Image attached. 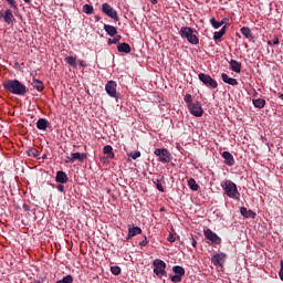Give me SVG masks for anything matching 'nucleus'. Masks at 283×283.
<instances>
[{"mask_svg": "<svg viewBox=\"0 0 283 283\" xmlns=\"http://www.w3.org/2000/svg\"><path fill=\"white\" fill-rule=\"evenodd\" d=\"M281 97L283 98V95H281Z\"/></svg>", "mask_w": 283, "mask_h": 283, "instance_id": "56", "label": "nucleus"}, {"mask_svg": "<svg viewBox=\"0 0 283 283\" xmlns=\"http://www.w3.org/2000/svg\"><path fill=\"white\" fill-rule=\"evenodd\" d=\"M57 190H60L61 192H63L65 190V187L63 185H59L57 186Z\"/></svg>", "mask_w": 283, "mask_h": 283, "instance_id": "49", "label": "nucleus"}, {"mask_svg": "<svg viewBox=\"0 0 283 283\" xmlns=\"http://www.w3.org/2000/svg\"><path fill=\"white\" fill-rule=\"evenodd\" d=\"M189 113L192 116H196L197 118H201L202 114H205V109H202V104L200 102L196 101L192 104H189L188 106Z\"/></svg>", "mask_w": 283, "mask_h": 283, "instance_id": "8", "label": "nucleus"}, {"mask_svg": "<svg viewBox=\"0 0 283 283\" xmlns=\"http://www.w3.org/2000/svg\"><path fill=\"white\" fill-rule=\"evenodd\" d=\"M168 242H176V237L174 235V233L168 234Z\"/></svg>", "mask_w": 283, "mask_h": 283, "instance_id": "43", "label": "nucleus"}, {"mask_svg": "<svg viewBox=\"0 0 283 283\" xmlns=\"http://www.w3.org/2000/svg\"><path fill=\"white\" fill-rule=\"evenodd\" d=\"M188 187H190L191 191H198V189H200V186H198V184L196 182V179L190 178L188 180Z\"/></svg>", "mask_w": 283, "mask_h": 283, "instance_id": "27", "label": "nucleus"}, {"mask_svg": "<svg viewBox=\"0 0 283 283\" xmlns=\"http://www.w3.org/2000/svg\"><path fill=\"white\" fill-rule=\"evenodd\" d=\"M280 265H281V269L279 271V276H280V280H282L283 282V260L280 261Z\"/></svg>", "mask_w": 283, "mask_h": 283, "instance_id": "41", "label": "nucleus"}, {"mask_svg": "<svg viewBox=\"0 0 283 283\" xmlns=\"http://www.w3.org/2000/svg\"><path fill=\"white\" fill-rule=\"evenodd\" d=\"M221 78H222L223 83H227L228 85H232V86L239 85L238 80L230 77L229 75H227V73H222Z\"/></svg>", "mask_w": 283, "mask_h": 283, "instance_id": "18", "label": "nucleus"}, {"mask_svg": "<svg viewBox=\"0 0 283 283\" xmlns=\"http://www.w3.org/2000/svg\"><path fill=\"white\" fill-rule=\"evenodd\" d=\"M143 233V229L138 226H129L128 227V234L126 237V240H132L133 238H136V235H140Z\"/></svg>", "mask_w": 283, "mask_h": 283, "instance_id": "13", "label": "nucleus"}, {"mask_svg": "<svg viewBox=\"0 0 283 283\" xmlns=\"http://www.w3.org/2000/svg\"><path fill=\"white\" fill-rule=\"evenodd\" d=\"M155 156L159 158L160 163L167 164L171 163V153L166 148H157L154 150Z\"/></svg>", "mask_w": 283, "mask_h": 283, "instance_id": "7", "label": "nucleus"}, {"mask_svg": "<svg viewBox=\"0 0 283 283\" xmlns=\"http://www.w3.org/2000/svg\"><path fill=\"white\" fill-rule=\"evenodd\" d=\"M224 262H227V253L224 252L217 253L211 258L213 266H224Z\"/></svg>", "mask_w": 283, "mask_h": 283, "instance_id": "11", "label": "nucleus"}, {"mask_svg": "<svg viewBox=\"0 0 283 283\" xmlns=\"http://www.w3.org/2000/svg\"><path fill=\"white\" fill-rule=\"evenodd\" d=\"M172 271L176 275H180L181 277L185 275V268L180 266V265H175L172 268Z\"/></svg>", "mask_w": 283, "mask_h": 283, "instance_id": "28", "label": "nucleus"}, {"mask_svg": "<svg viewBox=\"0 0 283 283\" xmlns=\"http://www.w3.org/2000/svg\"><path fill=\"white\" fill-rule=\"evenodd\" d=\"M111 273H113V275H120V266L118 265L111 266Z\"/></svg>", "mask_w": 283, "mask_h": 283, "instance_id": "36", "label": "nucleus"}, {"mask_svg": "<svg viewBox=\"0 0 283 283\" xmlns=\"http://www.w3.org/2000/svg\"><path fill=\"white\" fill-rule=\"evenodd\" d=\"M153 266L155 275H158L159 277L167 275V271H165V269H167V263H165V261L156 259L153 262Z\"/></svg>", "mask_w": 283, "mask_h": 283, "instance_id": "5", "label": "nucleus"}, {"mask_svg": "<svg viewBox=\"0 0 283 283\" xmlns=\"http://www.w3.org/2000/svg\"><path fill=\"white\" fill-rule=\"evenodd\" d=\"M83 12L84 14H94V7L92 4H84Z\"/></svg>", "mask_w": 283, "mask_h": 283, "instance_id": "31", "label": "nucleus"}, {"mask_svg": "<svg viewBox=\"0 0 283 283\" xmlns=\"http://www.w3.org/2000/svg\"><path fill=\"white\" fill-rule=\"evenodd\" d=\"M103 154H105L109 160H114V148L111 145L104 146Z\"/></svg>", "mask_w": 283, "mask_h": 283, "instance_id": "22", "label": "nucleus"}, {"mask_svg": "<svg viewBox=\"0 0 283 283\" xmlns=\"http://www.w3.org/2000/svg\"><path fill=\"white\" fill-rule=\"evenodd\" d=\"M102 12L113 19V21H118V12L109 6V3L105 2L102 4Z\"/></svg>", "mask_w": 283, "mask_h": 283, "instance_id": "9", "label": "nucleus"}, {"mask_svg": "<svg viewBox=\"0 0 283 283\" xmlns=\"http://www.w3.org/2000/svg\"><path fill=\"white\" fill-rule=\"evenodd\" d=\"M96 21H101V17L96 15L95 17Z\"/></svg>", "mask_w": 283, "mask_h": 283, "instance_id": "53", "label": "nucleus"}, {"mask_svg": "<svg viewBox=\"0 0 283 283\" xmlns=\"http://www.w3.org/2000/svg\"><path fill=\"white\" fill-rule=\"evenodd\" d=\"M223 34H227V27H223L220 31L213 33V40L220 41L223 36Z\"/></svg>", "mask_w": 283, "mask_h": 283, "instance_id": "25", "label": "nucleus"}, {"mask_svg": "<svg viewBox=\"0 0 283 283\" xmlns=\"http://www.w3.org/2000/svg\"><path fill=\"white\" fill-rule=\"evenodd\" d=\"M191 245L196 249V247L198 245V241H196V239H191Z\"/></svg>", "mask_w": 283, "mask_h": 283, "instance_id": "47", "label": "nucleus"}, {"mask_svg": "<svg viewBox=\"0 0 283 283\" xmlns=\"http://www.w3.org/2000/svg\"><path fill=\"white\" fill-rule=\"evenodd\" d=\"M36 127L39 129H41L42 132H45V129H48V122L45 118H40L36 122Z\"/></svg>", "mask_w": 283, "mask_h": 283, "instance_id": "26", "label": "nucleus"}, {"mask_svg": "<svg viewBox=\"0 0 283 283\" xmlns=\"http://www.w3.org/2000/svg\"><path fill=\"white\" fill-rule=\"evenodd\" d=\"M65 62L67 63V65H70L71 67H76V57L69 55L65 57Z\"/></svg>", "mask_w": 283, "mask_h": 283, "instance_id": "30", "label": "nucleus"}, {"mask_svg": "<svg viewBox=\"0 0 283 283\" xmlns=\"http://www.w3.org/2000/svg\"><path fill=\"white\" fill-rule=\"evenodd\" d=\"M272 45H280V39L277 36H275L273 40H272Z\"/></svg>", "mask_w": 283, "mask_h": 283, "instance_id": "45", "label": "nucleus"}, {"mask_svg": "<svg viewBox=\"0 0 283 283\" xmlns=\"http://www.w3.org/2000/svg\"><path fill=\"white\" fill-rule=\"evenodd\" d=\"M155 185H156L158 191H160L161 193L165 192V187H163V182L160 181V179H157L155 181Z\"/></svg>", "mask_w": 283, "mask_h": 283, "instance_id": "37", "label": "nucleus"}, {"mask_svg": "<svg viewBox=\"0 0 283 283\" xmlns=\"http://www.w3.org/2000/svg\"><path fill=\"white\" fill-rule=\"evenodd\" d=\"M184 101L187 104V107H189V105H192V103H195L191 94H186L184 97Z\"/></svg>", "mask_w": 283, "mask_h": 283, "instance_id": "33", "label": "nucleus"}, {"mask_svg": "<svg viewBox=\"0 0 283 283\" xmlns=\"http://www.w3.org/2000/svg\"><path fill=\"white\" fill-rule=\"evenodd\" d=\"M71 156H72L71 163H76V160H78L80 163H83V160L87 159V155L85 153H72Z\"/></svg>", "mask_w": 283, "mask_h": 283, "instance_id": "17", "label": "nucleus"}, {"mask_svg": "<svg viewBox=\"0 0 283 283\" xmlns=\"http://www.w3.org/2000/svg\"><path fill=\"white\" fill-rule=\"evenodd\" d=\"M4 90L11 94H17L18 96H25L28 94V87L19 80H9L3 84Z\"/></svg>", "mask_w": 283, "mask_h": 283, "instance_id": "1", "label": "nucleus"}, {"mask_svg": "<svg viewBox=\"0 0 283 283\" xmlns=\"http://www.w3.org/2000/svg\"><path fill=\"white\" fill-rule=\"evenodd\" d=\"M70 179L67 178V174L63 170H59L55 176V181L61 185H65Z\"/></svg>", "mask_w": 283, "mask_h": 283, "instance_id": "15", "label": "nucleus"}, {"mask_svg": "<svg viewBox=\"0 0 283 283\" xmlns=\"http://www.w3.org/2000/svg\"><path fill=\"white\" fill-rule=\"evenodd\" d=\"M229 65L232 72H235L237 74H240V72H242V63L235 60H230Z\"/></svg>", "mask_w": 283, "mask_h": 283, "instance_id": "16", "label": "nucleus"}, {"mask_svg": "<svg viewBox=\"0 0 283 283\" xmlns=\"http://www.w3.org/2000/svg\"><path fill=\"white\" fill-rule=\"evenodd\" d=\"M149 244V241L147 240V237H144V240L139 242V247H147Z\"/></svg>", "mask_w": 283, "mask_h": 283, "instance_id": "42", "label": "nucleus"}, {"mask_svg": "<svg viewBox=\"0 0 283 283\" xmlns=\"http://www.w3.org/2000/svg\"><path fill=\"white\" fill-rule=\"evenodd\" d=\"M116 43V40L113 38V39H108V45H115Z\"/></svg>", "mask_w": 283, "mask_h": 283, "instance_id": "46", "label": "nucleus"}, {"mask_svg": "<svg viewBox=\"0 0 283 283\" xmlns=\"http://www.w3.org/2000/svg\"><path fill=\"white\" fill-rule=\"evenodd\" d=\"M210 23H211L212 28H214V30H218L219 28H222V23L216 21V18H211Z\"/></svg>", "mask_w": 283, "mask_h": 283, "instance_id": "35", "label": "nucleus"}, {"mask_svg": "<svg viewBox=\"0 0 283 283\" xmlns=\"http://www.w3.org/2000/svg\"><path fill=\"white\" fill-rule=\"evenodd\" d=\"M222 158L226 160V165H228V167H233L235 165V159L233 158V155H231V153L223 151Z\"/></svg>", "mask_w": 283, "mask_h": 283, "instance_id": "14", "label": "nucleus"}, {"mask_svg": "<svg viewBox=\"0 0 283 283\" xmlns=\"http://www.w3.org/2000/svg\"><path fill=\"white\" fill-rule=\"evenodd\" d=\"M29 156H32L33 158L39 157V150L36 149H30L28 153Z\"/></svg>", "mask_w": 283, "mask_h": 283, "instance_id": "40", "label": "nucleus"}, {"mask_svg": "<svg viewBox=\"0 0 283 283\" xmlns=\"http://www.w3.org/2000/svg\"><path fill=\"white\" fill-rule=\"evenodd\" d=\"M268 45H273V42L272 41H268Z\"/></svg>", "mask_w": 283, "mask_h": 283, "instance_id": "54", "label": "nucleus"}, {"mask_svg": "<svg viewBox=\"0 0 283 283\" xmlns=\"http://www.w3.org/2000/svg\"><path fill=\"white\" fill-rule=\"evenodd\" d=\"M199 81L206 85V87H209V90H218V82L211 77L209 74L199 73L198 74Z\"/></svg>", "mask_w": 283, "mask_h": 283, "instance_id": "4", "label": "nucleus"}, {"mask_svg": "<svg viewBox=\"0 0 283 283\" xmlns=\"http://www.w3.org/2000/svg\"><path fill=\"white\" fill-rule=\"evenodd\" d=\"M77 63L78 65H81V67H87V63L85 62V60H78Z\"/></svg>", "mask_w": 283, "mask_h": 283, "instance_id": "44", "label": "nucleus"}, {"mask_svg": "<svg viewBox=\"0 0 283 283\" xmlns=\"http://www.w3.org/2000/svg\"><path fill=\"white\" fill-rule=\"evenodd\" d=\"M114 36H115L114 40H115L117 43H119L122 36H120V35H114Z\"/></svg>", "mask_w": 283, "mask_h": 283, "instance_id": "50", "label": "nucleus"}, {"mask_svg": "<svg viewBox=\"0 0 283 283\" xmlns=\"http://www.w3.org/2000/svg\"><path fill=\"white\" fill-rule=\"evenodd\" d=\"M150 3H153V6H156V3H158V0H150Z\"/></svg>", "mask_w": 283, "mask_h": 283, "instance_id": "51", "label": "nucleus"}, {"mask_svg": "<svg viewBox=\"0 0 283 283\" xmlns=\"http://www.w3.org/2000/svg\"><path fill=\"white\" fill-rule=\"evenodd\" d=\"M117 52H123L124 54H129L132 52V46L128 43L123 42L117 45Z\"/></svg>", "mask_w": 283, "mask_h": 283, "instance_id": "20", "label": "nucleus"}, {"mask_svg": "<svg viewBox=\"0 0 283 283\" xmlns=\"http://www.w3.org/2000/svg\"><path fill=\"white\" fill-rule=\"evenodd\" d=\"M221 188L223 189L224 196H228V198L240 200V191L238 190V185H235V182L226 179L222 181Z\"/></svg>", "mask_w": 283, "mask_h": 283, "instance_id": "2", "label": "nucleus"}, {"mask_svg": "<svg viewBox=\"0 0 283 283\" xmlns=\"http://www.w3.org/2000/svg\"><path fill=\"white\" fill-rule=\"evenodd\" d=\"M254 107L258 109H263L264 105H266V99L264 98H256L252 101Z\"/></svg>", "mask_w": 283, "mask_h": 283, "instance_id": "24", "label": "nucleus"}, {"mask_svg": "<svg viewBox=\"0 0 283 283\" xmlns=\"http://www.w3.org/2000/svg\"><path fill=\"white\" fill-rule=\"evenodd\" d=\"M0 19H3L4 23L8 25H12V23H14V14L10 9L4 10L3 13L0 11Z\"/></svg>", "mask_w": 283, "mask_h": 283, "instance_id": "12", "label": "nucleus"}, {"mask_svg": "<svg viewBox=\"0 0 283 283\" xmlns=\"http://www.w3.org/2000/svg\"><path fill=\"white\" fill-rule=\"evenodd\" d=\"M206 240H209V244L212 247H218L222 244V239L216 234V232H212L211 229H207L203 231Z\"/></svg>", "mask_w": 283, "mask_h": 283, "instance_id": "6", "label": "nucleus"}, {"mask_svg": "<svg viewBox=\"0 0 283 283\" xmlns=\"http://www.w3.org/2000/svg\"><path fill=\"white\" fill-rule=\"evenodd\" d=\"M198 31L191 27H181L179 31L181 39H186L191 45H198V43H200V39L196 35Z\"/></svg>", "mask_w": 283, "mask_h": 283, "instance_id": "3", "label": "nucleus"}, {"mask_svg": "<svg viewBox=\"0 0 283 283\" xmlns=\"http://www.w3.org/2000/svg\"><path fill=\"white\" fill-rule=\"evenodd\" d=\"M128 156H129V158H132L133 160H136L137 158H140V151H139V150L133 151V153H130Z\"/></svg>", "mask_w": 283, "mask_h": 283, "instance_id": "38", "label": "nucleus"}, {"mask_svg": "<svg viewBox=\"0 0 283 283\" xmlns=\"http://www.w3.org/2000/svg\"><path fill=\"white\" fill-rule=\"evenodd\" d=\"M219 23H221V25H224V23H227V21L221 20V21H219Z\"/></svg>", "mask_w": 283, "mask_h": 283, "instance_id": "52", "label": "nucleus"}, {"mask_svg": "<svg viewBox=\"0 0 283 283\" xmlns=\"http://www.w3.org/2000/svg\"><path fill=\"white\" fill-rule=\"evenodd\" d=\"M171 282L180 283L182 282V276H180L179 274H175L171 276Z\"/></svg>", "mask_w": 283, "mask_h": 283, "instance_id": "39", "label": "nucleus"}, {"mask_svg": "<svg viewBox=\"0 0 283 283\" xmlns=\"http://www.w3.org/2000/svg\"><path fill=\"white\" fill-rule=\"evenodd\" d=\"M241 34L245 38V39H251V29L248 27H243L240 30Z\"/></svg>", "mask_w": 283, "mask_h": 283, "instance_id": "29", "label": "nucleus"}, {"mask_svg": "<svg viewBox=\"0 0 283 283\" xmlns=\"http://www.w3.org/2000/svg\"><path fill=\"white\" fill-rule=\"evenodd\" d=\"M240 213L243 216V218H252L255 219L256 213L253 212V210H249L245 207L240 208Z\"/></svg>", "mask_w": 283, "mask_h": 283, "instance_id": "21", "label": "nucleus"}, {"mask_svg": "<svg viewBox=\"0 0 283 283\" xmlns=\"http://www.w3.org/2000/svg\"><path fill=\"white\" fill-rule=\"evenodd\" d=\"M73 282H74V277L72 276V274H67L62 280L56 281V283H73Z\"/></svg>", "mask_w": 283, "mask_h": 283, "instance_id": "32", "label": "nucleus"}, {"mask_svg": "<svg viewBox=\"0 0 283 283\" xmlns=\"http://www.w3.org/2000/svg\"><path fill=\"white\" fill-rule=\"evenodd\" d=\"M104 30L108 36H116L118 34V30L112 24H104Z\"/></svg>", "mask_w": 283, "mask_h": 283, "instance_id": "19", "label": "nucleus"}, {"mask_svg": "<svg viewBox=\"0 0 283 283\" xmlns=\"http://www.w3.org/2000/svg\"><path fill=\"white\" fill-rule=\"evenodd\" d=\"M116 87H118V84L114 81H108L105 85V92L111 96V98H118V91H116Z\"/></svg>", "mask_w": 283, "mask_h": 283, "instance_id": "10", "label": "nucleus"}, {"mask_svg": "<svg viewBox=\"0 0 283 283\" xmlns=\"http://www.w3.org/2000/svg\"><path fill=\"white\" fill-rule=\"evenodd\" d=\"M72 160V155L70 156V157H66V160H65V163H69V164H74V161H71Z\"/></svg>", "mask_w": 283, "mask_h": 283, "instance_id": "48", "label": "nucleus"}, {"mask_svg": "<svg viewBox=\"0 0 283 283\" xmlns=\"http://www.w3.org/2000/svg\"><path fill=\"white\" fill-rule=\"evenodd\" d=\"M24 1V3H31V1L30 0H23Z\"/></svg>", "mask_w": 283, "mask_h": 283, "instance_id": "55", "label": "nucleus"}, {"mask_svg": "<svg viewBox=\"0 0 283 283\" xmlns=\"http://www.w3.org/2000/svg\"><path fill=\"white\" fill-rule=\"evenodd\" d=\"M8 6L12 8V10H19V4L17 3V0H6Z\"/></svg>", "mask_w": 283, "mask_h": 283, "instance_id": "34", "label": "nucleus"}, {"mask_svg": "<svg viewBox=\"0 0 283 283\" xmlns=\"http://www.w3.org/2000/svg\"><path fill=\"white\" fill-rule=\"evenodd\" d=\"M32 87H34V90H36L38 92H43V90H45V85L36 80V78H33L32 83H31Z\"/></svg>", "mask_w": 283, "mask_h": 283, "instance_id": "23", "label": "nucleus"}]
</instances>
